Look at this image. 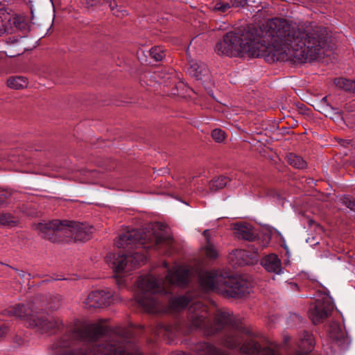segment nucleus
Masks as SVG:
<instances>
[{"label":"nucleus","mask_w":355,"mask_h":355,"mask_svg":"<svg viewBox=\"0 0 355 355\" xmlns=\"http://www.w3.org/2000/svg\"><path fill=\"white\" fill-rule=\"evenodd\" d=\"M31 327L42 334H53L63 327L62 320L57 317H46L37 313L35 318H31Z\"/></svg>","instance_id":"6e6552de"},{"label":"nucleus","mask_w":355,"mask_h":355,"mask_svg":"<svg viewBox=\"0 0 355 355\" xmlns=\"http://www.w3.org/2000/svg\"><path fill=\"white\" fill-rule=\"evenodd\" d=\"M60 298L55 297L53 304H49V308L52 310H55L60 307Z\"/></svg>","instance_id":"f704fd0d"},{"label":"nucleus","mask_w":355,"mask_h":355,"mask_svg":"<svg viewBox=\"0 0 355 355\" xmlns=\"http://www.w3.org/2000/svg\"><path fill=\"white\" fill-rule=\"evenodd\" d=\"M18 223L17 218L8 213L0 214V225L5 227H14Z\"/></svg>","instance_id":"393cba45"},{"label":"nucleus","mask_w":355,"mask_h":355,"mask_svg":"<svg viewBox=\"0 0 355 355\" xmlns=\"http://www.w3.org/2000/svg\"><path fill=\"white\" fill-rule=\"evenodd\" d=\"M200 284L206 291L227 297H241L250 292L248 283L244 279L224 275L218 270L202 272L200 276Z\"/></svg>","instance_id":"20e7f679"},{"label":"nucleus","mask_w":355,"mask_h":355,"mask_svg":"<svg viewBox=\"0 0 355 355\" xmlns=\"http://www.w3.org/2000/svg\"><path fill=\"white\" fill-rule=\"evenodd\" d=\"M232 8L229 1L214 0L210 3V9L212 12L216 13H225Z\"/></svg>","instance_id":"a211bd4d"},{"label":"nucleus","mask_w":355,"mask_h":355,"mask_svg":"<svg viewBox=\"0 0 355 355\" xmlns=\"http://www.w3.org/2000/svg\"><path fill=\"white\" fill-rule=\"evenodd\" d=\"M328 40L324 27L314 26L305 31L292 21L275 17L259 29L226 33L216 43L215 51L219 55L229 57L244 53L252 57H263L268 62L304 63L322 55Z\"/></svg>","instance_id":"f257e3e1"},{"label":"nucleus","mask_w":355,"mask_h":355,"mask_svg":"<svg viewBox=\"0 0 355 355\" xmlns=\"http://www.w3.org/2000/svg\"><path fill=\"white\" fill-rule=\"evenodd\" d=\"M305 337L306 342L309 344V345L311 347L313 343L312 336L309 334H307Z\"/></svg>","instance_id":"e433bc0d"},{"label":"nucleus","mask_w":355,"mask_h":355,"mask_svg":"<svg viewBox=\"0 0 355 355\" xmlns=\"http://www.w3.org/2000/svg\"><path fill=\"white\" fill-rule=\"evenodd\" d=\"M232 8L244 7L247 3L246 0H230Z\"/></svg>","instance_id":"2f4dec72"},{"label":"nucleus","mask_w":355,"mask_h":355,"mask_svg":"<svg viewBox=\"0 0 355 355\" xmlns=\"http://www.w3.org/2000/svg\"><path fill=\"white\" fill-rule=\"evenodd\" d=\"M198 350L202 352L205 355H228L220 352L214 345L207 343H200L198 347Z\"/></svg>","instance_id":"412c9836"},{"label":"nucleus","mask_w":355,"mask_h":355,"mask_svg":"<svg viewBox=\"0 0 355 355\" xmlns=\"http://www.w3.org/2000/svg\"><path fill=\"white\" fill-rule=\"evenodd\" d=\"M211 137L216 142H222L225 139V132L220 129H215L211 132Z\"/></svg>","instance_id":"c85d7f7f"},{"label":"nucleus","mask_w":355,"mask_h":355,"mask_svg":"<svg viewBox=\"0 0 355 355\" xmlns=\"http://www.w3.org/2000/svg\"><path fill=\"white\" fill-rule=\"evenodd\" d=\"M33 228L40 236L51 242L60 241V237L71 238L76 241H85L90 239L93 227L87 223L69 220H52L35 224Z\"/></svg>","instance_id":"7ed1b4c3"},{"label":"nucleus","mask_w":355,"mask_h":355,"mask_svg":"<svg viewBox=\"0 0 355 355\" xmlns=\"http://www.w3.org/2000/svg\"><path fill=\"white\" fill-rule=\"evenodd\" d=\"M189 271L184 267L175 266L169 270L166 279H157L152 275L140 277L137 282L135 300L146 312L161 313L166 308L158 299L157 294L170 292L171 287L183 286L188 282Z\"/></svg>","instance_id":"f03ea898"},{"label":"nucleus","mask_w":355,"mask_h":355,"mask_svg":"<svg viewBox=\"0 0 355 355\" xmlns=\"http://www.w3.org/2000/svg\"><path fill=\"white\" fill-rule=\"evenodd\" d=\"M150 56L155 61H160L165 57V52L160 46H154L149 51Z\"/></svg>","instance_id":"cd10ccee"},{"label":"nucleus","mask_w":355,"mask_h":355,"mask_svg":"<svg viewBox=\"0 0 355 355\" xmlns=\"http://www.w3.org/2000/svg\"><path fill=\"white\" fill-rule=\"evenodd\" d=\"M164 266L166 268L168 266H167V263L166 262L164 263Z\"/></svg>","instance_id":"79ce46f5"},{"label":"nucleus","mask_w":355,"mask_h":355,"mask_svg":"<svg viewBox=\"0 0 355 355\" xmlns=\"http://www.w3.org/2000/svg\"><path fill=\"white\" fill-rule=\"evenodd\" d=\"M234 234L241 239L247 241H254L257 238V233L253 227L248 223H238L234 227Z\"/></svg>","instance_id":"dca6fc26"},{"label":"nucleus","mask_w":355,"mask_h":355,"mask_svg":"<svg viewBox=\"0 0 355 355\" xmlns=\"http://www.w3.org/2000/svg\"><path fill=\"white\" fill-rule=\"evenodd\" d=\"M101 0H86V3L88 7L96 6L98 4H101Z\"/></svg>","instance_id":"c9c22d12"},{"label":"nucleus","mask_w":355,"mask_h":355,"mask_svg":"<svg viewBox=\"0 0 355 355\" xmlns=\"http://www.w3.org/2000/svg\"><path fill=\"white\" fill-rule=\"evenodd\" d=\"M11 192L5 189H0V205H3L11 196Z\"/></svg>","instance_id":"c756f323"},{"label":"nucleus","mask_w":355,"mask_h":355,"mask_svg":"<svg viewBox=\"0 0 355 355\" xmlns=\"http://www.w3.org/2000/svg\"><path fill=\"white\" fill-rule=\"evenodd\" d=\"M173 332V327L170 325H165L163 324H157L155 329V334L157 336H169Z\"/></svg>","instance_id":"bb28decb"},{"label":"nucleus","mask_w":355,"mask_h":355,"mask_svg":"<svg viewBox=\"0 0 355 355\" xmlns=\"http://www.w3.org/2000/svg\"><path fill=\"white\" fill-rule=\"evenodd\" d=\"M173 242V238L162 232L150 234L144 232L141 230H132L120 235L115 244L117 248L130 250L134 248L148 249L152 246L170 247Z\"/></svg>","instance_id":"39448f33"},{"label":"nucleus","mask_w":355,"mask_h":355,"mask_svg":"<svg viewBox=\"0 0 355 355\" xmlns=\"http://www.w3.org/2000/svg\"><path fill=\"white\" fill-rule=\"evenodd\" d=\"M334 84L340 89L355 94V81L343 78H336Z\"/></svg>","instance_id":"6ab92c4d"},{"label":"nucleus","mask_w":355,"mask_h":355,"mask_svg":"<svg viewBox=\"0 0 355 355\" xmlns=\"http://www.w3.org/2000/svg\"><path fill=\"white\" fill-rule=\"evenodd\" d=\"M107 332V328L98 324H91L77 330V336L83 340L93 342Z\"/></svg>","instance_id":"9b49d317"},{"label":"nucleus","mask_w":355,"mask_h":355,"mask_svg":"<svg viewBox=\"0 0 355 355\" xmlns=\"http://www.w3.org/2000/svg\"><path fill=\"white\" fill-rule=\"evenodd\" d=\"M329 336L331 340L341 348H345L349 345V340L345 332L337 324L330 326Z\"/></svg>","instance_id":"ddd939ff"},{"label":"nucleus","mask_w":355,"mask_h":355,"mask_svg":"<svg viewBox=\"0 0 355 355\" xmlns=\"http://www.w3.org/2000/svg\"><path fill=\"white\" fill-rule=\"evenodd\" d=\"M343 204L345 205L351 210H355V200L349 198H345L343 200Z\"/></svg>","instance_id":"72a5a7b5"},{"label":"nucleus","mask_w":355,"mask_h":355,"mask_svg":"<svg viewBox=\"0 0 355 355\" xmlns=\"http://www.w3.org/2000/svg\"><path fill=\"white\" fill-rule=\"evenodd\" d=\"M146 259L141 252H129L127 255H118L109 253L105 257L106 263L113 269L117 279V284H123L122 275L128 272L137 265L144 263Z\"/></svg>","instance_id":"423d86ee"},{"label":"nucleus","mask_w":355,"mask_h":355,"mask_svg":"<svg viewBox=\"0 0 355 355\" xmlns=\"http://www.w3.org/2000/svg\"><path fill=\"white\" fill-rule=\"evenodd\" d=\"M228 182H230V179L225 176L214 178L209 182V189L213 192L217 191L223 189Z\"/></svg>","instance_id":"4be33fe9"},{"label":"nucleus","mask_w":355,"mask_h":355,"mask_svg":"<svg viewBox=\"0 0 355 355\" xmlns=\"http://www.w3.org/2000/svg\"><path fill=\"white\" fill-rule=\"evenodd\" d=\"M327 96H324V97H323V98H322V102H327Z\"/></svg>","instance_id":"a19ab883"},{"label":"nucleus","mask_w":355,"mask_h":355,"mask_svg":"<svg viewBox=\"0 0 355 355\" xmlns=\"http://www.w3.org/2000/svg\"><path fill=\"white\" fill-rule=\"evenodd\" d=\"M261 265L268 272L277 275L283 272L282 261L275 254H270L263 258Z\"/></svg>","instance_id":"4468645a"},{"label":"nucleus","mask_w":355,"mask_h":355,"mask_svg":"<svg viewBox=\"0 0 355 355\" xmlns=\"http://www.w3.org/2000/svg\"><path fill=\"white\" fill-rule=\"evenodd\" d=\"M189 302V298L185 296L171 298L169 301V308L172 311H179L187 306Z\"/></svg>","instance_id":"aec40b11"},{"label":"nucleus","mask_w":355,"mask_h":355,"mask_svg":"<svg viewBox=\"0 0 355 355\" xmlns=\"http://www.w3.org/2000/svg\"><path fill=\"white\" fill-rule=\"evenodd\" d=\"M8 331V327L5 323H0V341L6 336Z\"/></svg>","instance_id":"7c9ffc66"},{"label":"nucleus","mask_w":355,"mask_h":355,"mask_svg":"<svg viewBox=\"0 0 355 355\" xmlns=\"http://www.w3.org/2000/svg\"><path fill=\"white\" fill-rule=\"evenodd\" d=\"M344 109L347 113H354L353 115L355 116V101H352L346 103Z\"/></svg>","instance_id":"473e14b6"},{"label":"nucleus","mask_w":355,"mask_h":355,"mask_svg":"<svg viewBox=\"0 0 355 355\" xmlns=\"http://www.w3.org/2000/svg\"><path fill=\"white\" fill-rule=\"evenodd\" d=\"M28 85L26 78L23 76H11L7 80V85L12 89H22Z\"/></svg>","instance_id":"f3484780"},{"label":"nucleus","mask_w":355,"mask_h":355,"mask_svg":"<svg viewBox=\"0 0 355 355\" xmlns=\"http://www.w3.org/2000/svg\"><path fill=\"white\" fill-rule=\"evenodd\" d=\"M287 161L290 165L295 168L302 169L306 167V162L300 157L293 153L287 155Z\"/></svg>","instance_id":"b1692460"},{"label":"nucleus","mask_w":355,"mask_h":355,"mask_svg":"<svg viewBox=\"0 0 355 355\" xmlns=\"http://www.w3.org/2000/svg\"><path fill=\"white\" fill-rule=\"evenodd\" d=\"M208 232L209 231L207 230H205L203 232L207 239V245L205 247V255L208 259H215L218 257V252L214 244L210 242L209 239L207 238V234Z\"/></svg>","instance_id":"5701e85b"},{"label":"nucleus","mask_w":355,"mask_h":355,"mask_svg":"<svg viewBox=\"0 0 355 355\" xmlns=\"http://www.w3.org/2000/svg\"><path fill=\"white\" fill-rule=\"evenodd\" d=\"M116 299L117 297L110 291H95L88 295L84 303L88 309L100 308L110 305Z\"/></svg>","instance_id":"9d476101"},{"label":"nucleus","mask_w":355,"mask_h":355,"mask_svg":"<svg viewBox=\"0 0 355 355\" xmlns=\"http://www.w3.org/2000/svg\"><path fill=\"white\" fill-rule=\"evenodd\" d=\"M26 24L21 16L13 15L6 10L0 9V37L12 33L15 29H25Z\"/></svg>","instance_id":"1a4fd4ad"},{"label":"nucleus","mask_w":355,"mask_h":355,"mask_svg":"<svg viewBox=\"0 0 355 355\" xmlns=\"http://www.w3.org/2000/svg\"><path fill=\"white\" fill-rule=\"evenodd\" d=\"M6 266H8V265H6ZM8 267H10V268H12V269H13L14 270H15V271L18 273V275H19L20 277H24V271H22V270H18V269H17V268H13V267H12V266H8Z\"/></svg>","instance_id":"4c0bfd02"},{"label":"nucleus","mask_w":355,"mask_h":355,"mask_svg":"<svg viewBox=\"0 0 355 355\" xmlns=\"http://www.w3.org/2000/svg\"><path fill=\"white\" fill-rule=\"evenodd\" d=\"M288 284L290 285L291 288L295 289V290H298V286L296 283L291 282Z\"/></svg>","instance_id":"58836bf2"},{"label":"nucleus","mask_w":355,"mask_h":355,"mask_svg":"<svg viewBox=\"0 0 355 355\" xmlns=\"http://www.w3.org/2000/svg\"><path fill=\"white\" fill-rule=\"evenodd\" d=\"M334 305L332 300L329 296H323L317 299L311 305L309 310V317L315 324L322 322L331 313Z\"/></svg>","instance_id":"0eeeda50"},{"label":"nucleus","mask_w":355,"mask_h":355,"mask_svg":"<svg viewBox=\"0 0 355 355\" xmlns=\"http://www.w3.org/2000/svg\"><path fill=\"white\" fill-rule=\"evenodd\" d=\"M103 3L108 4L113 15L117 17H123L127 15L126 10H123L121 7L118 6L114 0H103Z\"/></svg>","instance_id":"a878e982"},{"label":"nucleus","mask_w":355,"mask_h":355,"mask_svg":"<svg viewBox=\"0 0 355 355\" xmlns=\"http://www.w3.org/2000/svg\"><path fill=\"white\" fill-rule=\"evenodd\" d=\"M172 355H187V354H185L183 352H177V353L173 354Z\"/></svg>","instance_id":"ea45409f"},{"label":"nucleus","mask_w":355,"mask_h":355,"mask_svg":"<svg viewBox=\"0 0 355 355\" xmlns=\"http://www.w3.org/2000/svg\"><path fill=\"white\" fill-rule=\"evenodd\" d=\"M189 73L197 80H202L209 76V69L206 64L201 61L191 60L189 62Z\"/></svg>","instance_id":"2eb2a0df"},{"label":"nucleus","mask_w":355,"mask_h":355,"mask_svg":"<svg viewBox=\"0 0 355 355\" xmlns=\"http://www.w3.org/2000/svg\"><path fill=\"white\" fill-rule=\"evenodd\" d=\"M8 313L11 315L26 320L29 326H31V318H35L37 313V312H34L29 306L25 304H17L15 306H12L8 309Z\"/></svg>","instance_id":"f8f14e48"}]
</instances>
